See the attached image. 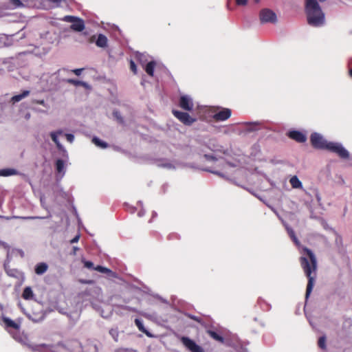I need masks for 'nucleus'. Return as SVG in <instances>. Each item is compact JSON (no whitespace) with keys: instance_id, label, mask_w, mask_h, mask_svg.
<instances>
[{"instance_id":"nucleus-1","label":"nucleus","mask_w":352,"mask_h":352,"mask_svg":"<svg viewBox=\"0 0 352 352\" xmlns=\"http://www.w3.org/2000/svg\"><path fill=\"white\" fill-rule=\"evenodd\" d=\"M312 146L317 149L327 150L337 154L342 159H349V152L340 143L327 142L323 137L318 133H313L310 136Z\"/></svg>"},{"instance_id":"nucleus-2","label":"nucleus","mask_w":352,"mask_h":352,"mask_svg":"<svg viewBox=\"0 0 352 352\" xmlns=\"http://www.w3.org/2000/svg\"><path fill=\"white\" fill-rule=\"evenodd\" d=\"M302 254L300 257V263L308 278L307 286H314L316 277V257L314 252L307 247L302 248Z\"/></svg>"},{"instance_id":"nucleus-3","label":"nucleus","mask_w":352,"mask_h":352,"mask_svg":"<svg viewBox=\"0 0 352 352\" xmlns=\"http://www.w3.org/2000/svg\"><path fill=\"white\" fill-rule=\"evenodd\" d=\"M305 12L309 25L320 27L324 24V14L317 0H305Z\"/></svg>"},{"instance_id":"nucleus-4","label":"nucleus","mask_w":352,"mask_h":352,"mask_svg":"<svg viewBox=\"0 0 352 352\" xmlns=\"http://www.w3.org/2000/svg\"><path fill=\"white\" fill-rule=\"evenodd\" d=\"M172 113L177 119L186 126H190L197 120L196 118L191 117L187 112L173 109Z\"/></svg>"},{"instance_id":"nucleus-5","label":"nucleus","mask_w":352,"mask_h":352,"mask_svg":"<svg viewBox=\"0 0 352 352\" xmlns=\"http://www.w3.org/2000/svg\"><path fill=\"white\" fill-rule=\"evenodd\" d=\"M181 342L184 346L190 352H204V349L196 342L188 337L183 336L181 338Z\"/></svg>"},{"instance_id":"nucleus-6","label":"nucleus","mask_w":352,"mask_h":352,"mask_svg":"<svg viewBox=\"0 0 352 352\" xmlns=\"http://www.w3.org/2000/svg\"><path fill=\"white\" fill-rule=\"evenodd\" d=\"M259 16L262 23H274L276 21L275 12L267 8L261 10Z\"/></svg>"},{"instance_id":"nucleus-7","label":"nucleus","mask_w":352,"mask_h":352,"mask_svg":"<svg viewBox=\"0 0 352 352\" xmlns=\"http://www.w3.org/2000/svg\"><path fill=\"white\" fill-rule=\"evenodd\" d=\"M179 106L184 110L191 111L193 110L194 104L192 98L187 96L184 95L179 98Z\"/></svg>"},{"instance_id":"nucleus-8","label":"nucleus","mask_w":352,"mask_h":352,"mask_svg":"<svg viewBox=\"0 0 352 352\" xmlns=\"http://www.w3.org/2000/svg\"><path fill=\"white\" fill-rule=\"evenodd\" d=\"M231 109L223 108L219 111L214 114L213 118L216 121H225L231 116Z\"/></svg>"},{"instance_id":"nucleus-9","label":"nucleus","mask_w":352,"mask_h":352,"mask_svg":"<svg viewBox=\"0 0 352 352\" xmlns=\"http://www.w3.org/2000/svg\"><path fill=\"white\" fill-rule=\"evenodd\" d=\"M45 317V313L42 309L39 307L38 311L32 310L31 313L28 314V318L34 322H39L43 320Z\"/></svg>"},{"instance_id":"nucleus-10","label":"nucleus","mask_w":352,"mask_h":352,"mask_svg":"<svg viewBox=\"0 0 352 352\" xmlns=\"http://www.w3.org/2000/svg\"><path fill=\"white\" fill-rule=\"evenodd\" d=\"M287 136L299 143H303L307 140L306 135L299 131H290L288 132Z\"/></svg>"},{"instance_id":"nucleus-11","label":"nucleus","mask_w":352,"mask_h":352,"mask_svg":"<svg viewBox=\"0 0 352 352\" xmlns=\"http://www.w3.org/2000/svg\"><path fill=\"white\" fill-rule=\"evenodd\" d=\"M6 272L8 276L16 278L17 280H16L15 285H17L19 286L23 283L24 277H23V274L21 272H19V270H15V269H10V270L6 269Z\"/></svg>"},{"instance_id":"nucleus-12","label":"nucleus","mask_w":352,"mask_h":352,"mask_svg":"<svg viewBox=\"0 0 352 352\" xmlns=\"http://www.w3.org/2000/svg\"><path fill=\"white\" fill-rule=\"evenodd\" d=\"M70 28L76 32H82L85 29L84 21L77 17L76 20L70 25Z\"/></svg>"},{"instance_id":"nucleus-13","label":"nucleus","mask_w":352,"mask_h":352,"mask_svg":"<svg viewBox=\"0 0 352 352\" xmlns=\"http://www.w3.org/2000/svg\"><path fill=\"white\" fill-rule=\"evenodd\" d=\"M48 270V265L46 263H38L36 265L34 268V272L37 275H42L47 272Z\"/></svg>"},{"instance_id":"nucleus-14","label":"nucleus","mask_w":352,"mask_h":352,"mask_svg":"<svg viewBox=\"0 0 352 352\" xmlns=\"http://www.w3.org/2000/svg\"><path fill=\"white\" fill-rule=\"evenodd\" d=\"M2 320L6 328H11L15 330H18L20 328L19 324L15 322L14 321L8 318L3 317L2 318Z\"/></svg>"},{"instance_id":"nucleus-15","label":"nucleus","mask_w":352,"mask_h":352,"mask_svg":"<svg viewBox=\"0 0 352 352\" xmlns=\"http://www.w3.org/2000/svg\"><path fill=\"white\" fill-rule=\"evenodd\" d=\"M95 270H96L100 273L107 274V276L109 278L116 277V273L112 272L111 270H109L107 267H102L100 265H97L95 267Z\"/></svg>"},{"instance_id":"nucleus-16","label":"nucleus","mask_w":352,"mask_h":352,"mask_svg":"<svg viewBox=\"0 0 352 352\" xmlns=\"http://www.w3.org/2000/svg\"><path fill=\"white\" fill-rule=\"evenodd\" d=\"M135 324L137 326V327H138V329H139L140 331L144 333V334H146L149 338L153 337L152 334L144 328V327L143 325V323H142L141 320H140L138 318H135Z\"/></svg>"},{"instance_id":"nucleus-17","label":"nucleus","mask_w":352,"mask_h":352,"mask_svg":"<svg viewBox=\"0 0 352 352\" xmlns=\"http://www.w3.org/2000/svg\"><path fill=\"white\" fill-rule=\"evenodd\" d=\"M98 47H105L107 46V38L104 34H100L96 41Z\"/></svg>"},{"instance_id":"nucleus-18","label":"nucleus","mask_w":352,"mask_h":352,"mask_svg":"<svg viewBox=\"0 0 352 352\" xmlns=\"http://www.w3.org/2000/svg\"><path fill=\"white\" fill-rule=\"evenodd\" d=\"M23 6L24 5L21 0H8L7 2V7L10 9H16Z\"/></svg>"},{"instance_id":"nucleus-19","label":"nucleus","mask_w":352,"mask_h":352,"mask_svg":"<svg viewBox=\"0 0 352 352\" xmlns=\"http://www.w3.org/2000/svg\"><path fill=\"white\" fill-rule=\"evenodd\" d=\"M30 91L28 90H24L23 91V92L20 94H18V95H15L13 97H12L11 98V101L13 102V103H15V102H19L21 101L22 99H23L24 98L30 95Z\"/></svg>"},{"instance_id":"nucleus-20","label":"nucleus","mask_w":352,"mask_h":352,"mask_svg":"<svg viewBox=\"0 0 352 352\" xmlns=\"http://www.w3.org/2000/svg\"><path fill=\"white\" fill-rule=\"evenodd\" d=\"M156 65V63L153 60L148 62L145 66V72L150 76H153L154 69Z\"/></svg>"},{"instance_id":"nucleus-21","label":"nucleus","mask_w":352,"mask_h":352,"mask_svg":"<svg viewBox=\"0 0 352 352\" xmlns=\"http://www.w3.org/2000/svg\"><path fill=\"white\" fill-rule=\"evenodd\" d=\"M63 131L61 130H58L57 131L51 132L50 136L52 141L56 144V146L60 148L61 147V144L58 140V135H61Z\"/></svg>"},{"instance_id":"nucleus-22","label":"nucleus","mask_w":352,"mask_h":352,"mask_svg":"<svg viewBox=\"0 0 352 352\" xmlns=\"http://www.w3.org/2000/svg\"><path fill=\"white\" fill-rule=\"evenodd\" d=\"M207 333L214 340L218 341L219 342L223 343L224 342V338L222 336L219 335L217 332L212 330H208Z\"/></svg>"},{"instance_id":"nucleus-23","label":"nucleus","mask_w":352,"mask_h":352,"mask_svg":"<svg viewBox=\"0 0 352 352\" xmlns=\"http://www.w3.org/2000/svg\"><path fill=\"white\" fill-rule=\"evenodd\" d=\"M22 298L25 300H32L34 298V294L31 287H25L22 294Z\"/></svg>"},{"instance_id":"nucleus-24","label":"nucleus","mask_w":352,"mask_h":352,"mask_svg":"<svg viewBox=\"0 0 352 352\" xmlns=\"http://www.w3.org/2000/svg\"><path fill=\"white\" fill-rule=\"evenodd\" d=\"M289 183H290L291 186H292V188H302V183L299 180V179L297 177V176H293L289 179Z\"/></svg>"},{"instance_id":"nucleus-25","label":"nucleus","mask_w":352,"mask_h":352,"mask_svg":"<svg viewBox=\"0 0 352 352\" xmlns=\"http://www.w3.org/2000/svg\"><path fill=\"white\" fill-rule=\"evenodd\" d=\"M16 174V170L13 168H6L0 170V175L3 177H8Z\"/></svg>"},{"instance_id":"nucleus-26","label":"nucleus","mask_w":352,"mask_h":352,"mask_svg":"<svg viewBox=\"0 0 352 352\" xmlns=\"http://www.w3.org/2000/svg\"><path fill=\"white\" fill-rule=\"evenodd\" d=\"M56 170L58 173H61L65 172V162L63 160L58 159L56 162Z\"/></svg>"},{"instance_id":"nucleus-27","label":"nucleus","mask_w":352,"mask_h":352,"mask_svg":"<svg viewBox=\"0 0 352 352\" xmlns=\"http://www.w3.org/2000/svg\"><path fill=\"white\" fill-rule=\"evenodd\" d=\"M92 142L97 146L102 148H106L108 147V144L105 142L102 141L99 138L94 137L92 139Z\"/></svg>"},{"instance_id":"nucleus-28","label":"nucleus","mask_w":352,"mask_h":352,"mask_svg":"<svg viewBox=\"0 0 352 352\" xmlns=\"http://www.w3.org/2000/svg\"><path fill=\"white\" fill-rule=\"evenodd\" d=\"M67 82L69 84L74 85L75 86H85L86 83L85 82L75 80V79H68Z\"/></svg>"},{"instance_id":"nucleus-29","label":"nucleus","mask_w":352,"mask_h":352,"mask_svg":"<svg viewBox=\"0 0 352 352\" xmlns=\"http://www.w3.org/2000/svg\"><path fill=\"white\" fill-rule=\"evenodd\" d=\"M318 345L322 349H326V337L325 336H321L319 338L318 341Z\"/></svg>"},{"instance_id":"nucleus-30","label":"nucleus","mask_w":352,"mask_h":352,"mask_svg":"<svg viewBox=\"0 0 352 352\" xmlns=\"http://www.w3.org/2000/svg\"><path fill=\"white\" fill-rule=\"evenodd\" d=\"M113 117L116 119V120L120 124H124V119L118 111H116V110L113 111Z\"/></svg>"},{"instance_id":"nucleus-31","label":"nucleus","mask_w":352,"mask_h":352,"mask_svg":"<svg viewBox=\"0 0 352 352\" xmlns=\"http://www.w3.org/2000/svg\"><path fill=\"white\" fill-rule=\"evenodd\" d=\"M82 262L83 263L85 267H86L89 270H95L96 267L94 266V264L91 261L82 260Z\"/></svg>"},{"instance_id":"nucleus-32","label":"nucleus","mask_w":352,"mask_h":352,"mask_svg":"<svg viewBox=\"0 0 352 352\" xmlns=\"http://www.w3.org/2000/svg\"><path fill=\"white\" fill-rule=\"evenodd\" d=\"M186 316L189 318H190V319H192V320H193L200 323L201 324H204V321H203V320L201 318H199L198 316H194V315H192V314H186Z\"/></svg>"},{"instance_id":"nucleus-33","label":"nucleus","mask_w":352,"mask_h":352,"mask_svg":"<svg viewBox=\"0 0 352 352\" xmlns=\"http://www.w3.org/2000/svg\"><path fill=\"white\" fill-rule=\"evenodd\" d=\"M152 296L153 298L157 299L158 300H160L162 303H164V304H166V305L169 304V302L166 299L162 298V296H159L158 294H152Z\"/></svg>"},{"instance_id":"nucleus-34","label":"nucleus","mask_w":352,"mask_h":352,"mask_svg":"<svg viewBox=\"0 0 352 352\" xmlns=\"http://www.w3.org/2000/svg\"><path fill=\"white\" fill-rule=\"evenodd\" d=\"M76 16L68 15L65 16L64 21L73 23L76 20Z\"/></svg>"},{"instance_id":"nucleus-35","label":"nucleus","mask_w":352,"mask_h":352,"mask_svg":"<svg viewBox=\"0 0 352 352\" xmlns=\"http://www.w3.org/2000/svg\"><path fill=\"white\" fill-rule=\"evenodd\" d=\"M130 69L135 74H137V66L133 60H130Z\"/></svg>"},{"instance_id":"nucleus-36","label":"nucleus","mask_w":352,"mask_h":352,"mask_svg":"<svg viewBox=\"0 0 352 352\" xmlns=\"http://www.w3.org/2000/svg\"><path fill=\"white\" fill-rule=\"evenodd\" d=\"M32 102L34 104H38L43 105L44 107H47V104H46V103H45L44 100H34L32 101Z\"/></svg>"},{"instance_id":"nucleus-37","label":"nucleus","mask_w":352,"mask_h":352,"mask_svg":"<svg viewBox=\"0 0 352 352\" xmlns=\"http://www.w3.org/2000/svg\"><path fill=\"white\" fill-rule=\"evenodd\" d=\"M66 139L68 142H72L74 140V136L72 134L67 133L65 134Z\"/></svg>"},{"instance_id":"nucleus-38","label":"nucleus","mask_w":352,"mask_h":352,"mask_svg":"<svg viewBox=\"0 0 352 352\" xmlns=\"http://www.w3.org/2000/svg\"><path fill=\"white\" fill-rule=\"evenodd\" d=\"M204 157L207 160H213V161L217 160V158L215 157H214L213 155H211L205 154L204 155Z\"/></svg>"},{"instance_id":"nucleus-39","label":"nucleus","mask_w":352,"mask_h":352,"mask_svg":"<svg viewBox=\"0 0 352 352\" xmlns=\"http://www.w3.org/2000/svg\"><path fill=\"white\" fill-rule=\"evenodd\" d=\"M49 1L56 4V7H59L62 1H65V0H48Z\"/></svg>"},{"instance_id":"nucleus-40","label":"nucleus","mask_w":352,"mask_h":352,"mask_svg":"<svg viewBox=\"0 0 352 352\" xmlns=\"http://www.w3.org/2000/svg\"><path fill=\"white\" fill-rule=\"evenodd\" d=\"M236 3L238 6H245L248 0H236Z\"/></svg>"},{"instance_id":"nucleus-41","label":"nucleus","mask_w":352,"mask_h":352,"mask_svg":"<svg viewBox=\"0 0 352 352\" xmlns=\"http://www.w3.org/2000/svg\"><path fill=\"white\" fill-rule=\"evenodd\" d=\"M83 68L80 69H75L72 70L73 73L75 74L76 76H80L82 73V71L83 70Z\"/></svg>"},{"instance_id":"nucleus-42","label":"nucleus","mask_w":352,"mask_h":352,"mask_svg":"<svg viewBox=\"0 0 352 352\" xmlns=\"http://www.w3.org/2000/svg\"><path fill=\"white\" fill-rule=\"evenodd\" d=\"M80 236L77 235L70 241V243H77L79 240Z\"/></svg>"},{"instance_id":"nucleus-43","label":"nucleus","mask_w":352,"mask_h":352,"mask_svg":"<svg viewBox=\"0 0 352 352\" xmlns=\"http://www.w3.org/2000/svg\"><path fill=\"white\" fill-rule=\"evenodd\" d=\"M291 237L292 238L293 241L296 243H298V239L296 238V236H295L294 233L293 232H292V234H291Z\"/></svg>"},{"instance_id":"nucleus-44","label":"nucleus","mask_w":352,"mask_h":352,"mask_svg":"<svg viewBox=\"0 0 352 352\" xmlns=\"http://www.w3.org/2000/svg\"><path fill=\"white\" fill-rule=\"evenodd\" d=\"M312 289H313V287H307L306 295H305L306 298H307L308 296L310 295Z\"/></svg>"},{"instance_id":"nucleus-45","label":"nucleus","mask_w":352,"mask_h":352,"mask_svg":"<svg viewBox=\"0 0 352 352\" xmlns=\"http://www.w3.org/2000/svg\"><path fill=\"white\" fill-rule=\"evenodd\" d=\"M95 39H96V36H92L90 37V38L89 39V43H94L95 41Z\"/></svg>"},{"instance_id":"nucleus-46","label":"nucleus","mask_w":352,"mask_h":352,"mask_svg":"<svg viewBox=\"0 0 352 352\" xmlns=\"http://www.w3.org/2000/svg\"><path fill=\"white\" fill-rule=\"evenodd\" d=\"M124 309H126V310H128V311H135V309L131 308V307H126H126H124Z\"/></svg>"},{"instance_id":"nucleus-47","label":"nucleus","mask_w":352,"mask_h":352,"mask_svg":"<svg viewBox=\"0 0 352 352\" xmlns=\"http://www.w3.org/2000/svg\"><path fill=\"white\" fill-rule=\"evenodd\" d=\"M349 74L352 78V68L349 69Z\"/></svg>"},{"instance_id":"nucleus-48","label":"nucleus","mask_w":352,"mask_h":352,"mask_svg":"<svg viewBox=\"0 0 352 352\" xmlns=\"http://www.w3.org/2000/svg\"><path fill=\"white\" fill-rule=\"evenodd\" d=\"M73 250H74V254H76V252L77 250H78V248L77 247H74V248H73Z\"/></svg>"},{"instance_id":"nucleus-49","label":"nucleus","mask_w":352,"mask_h":352,"mask_svg":"<svg viewBox=\"0 0 352 352\" xmlns=\"http://www.w3.org/2000/svg\"><path fill=\"white\" fill-rule=\"evenodd\" d=\"M138 215H139L140 217V216H142V212H140L138 213Z\"/></svg>"},{"instance_id":"nucleus-50","label":"nucleus","mask_w":352,"mask_h":352,"mask_svg":"<svg viewBox=\"0 0 352 352\" xmlns=\"http://www.w3.org/2000/svg\"><path fill=\"white\" fill-rule=\"evenodd\" d=\"M255 3H258L260 0H254Z\"/></svg>"},{"instance_id":"nucleus-51","label":"nucleus","mask_w":352,"mask_h":352,"mask_svg":"<svg viewBox=\"0 0 352 352\" xmlns=\"http://www.w3.org/2000/svg\"><path fill=\"white\" fill-rule=\"evenodd\" d=\"M211 172L213 173V171H211ZM214 173L219 175V173L217 172H214Z\"/></svg>"},{"instance_id":"nucleus-52","label":"nucleus","mask_w":352,"mask_h":352,"mask_svg":"<svg viewBox=\"0 0 352 352\" xmlns=\"http://www.w3.org/2000/svg\"><path fill=\"white\" fill-rule=\"evenodd\" d=\"M320 2H323L325 0H319Z\"/></svg>"}]
</instances>
